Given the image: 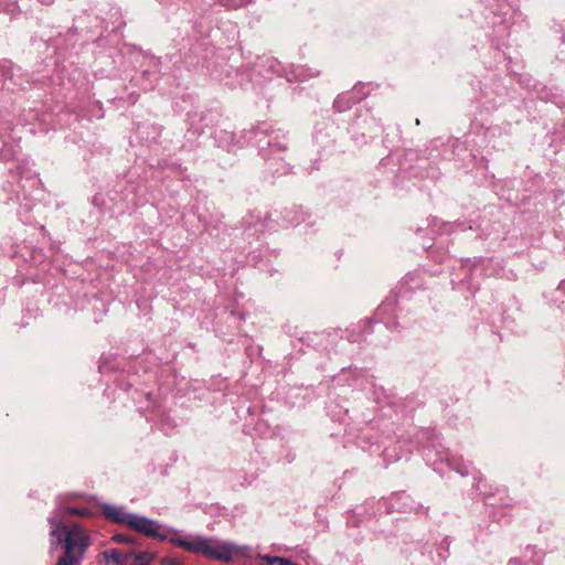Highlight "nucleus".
Masks as SVG:
<instances>
[{
  "instance_id": "1",
  "label": "nucleus",
  "mask_w": 565,
  "mask_h": 565,
  "mask_svg": "<svg viewBox=\"0 0 565 565\" xmlns=\"http://www.w3.org/2000/svg\"><path fill=\"white\" fill-rule=\"evenodd\" d=\"M104 515L108 521L126 524L136 532L160 541H169L173 545L190 553L203 555L206 558L230 562L234 556L250 557L252 548L248 545H236L228 541L215 537H205L194 534L181 535L178 531L166 529L158 521L128 512L124 507L111 504L103 505Z\"/></svg>"
},
{
  "instance_id": "2",
  "label": "nucleus",
  "mask_w": 565,
  "mask_h": 565,
  "mask_svg": "<svg viewBox=\"0 0 565 565\" xmlns=\"http://www.w3.org/2000/svg\"><path fill=\"white\" fill-rule=\"evenodd\" d=\"M47 521L50 552H61L55 565H82L92 545L88 530L76 522L66 523L61 512L52 513Z\"/></svg>"
},
{
  "instance_id": "3",
  "label": "nucleus",
  "mask_w": 565,
  "mask_h": 565,
  "mask_svg": "<svg viewBox=\"0 0 565 565\" xmlns=\"http://www.w3.org/2000/svg\"><path fill=\"white\" fill-rule=\"evenodd\" d=\"M104 565H150L153 554L147 551L109 548L102 552Z\"/></svg>"
},
{
  "instance_id": "4",
  "label": "nucleus",
  "mask_w": 565,
  "mask_h": 565,
  "mask_svg": "<svg viewBox=\"0 0 565 565\" xmlns=\"http://www.w3.org/2000/svg\"><path fill=\"white\" fill-rule=\"evenodd\" d=\"M268 126L266 124H262L257 126L253 130V139L254 143L259 148L262 156L267 159L266 150L264 148V145L266 143L270 151H285L287 149V145L284 140H280V137L276 135L275 137H270L268 140L266 138L268 137Z\"/></svg>"
},
{
  "instance_id": "5",
  "label": "nucleus",
  "mask_w": 565,
  "mask_h": 565,
  "mask_svg": "<svg viewBox=\"0 0 565 565\" xmlns=\"http://www.w3.org/2000/svg\"><path fill=\"white\" fill-rule=\"evenodd\" d=\"M364 85H356L351 92L341 94L334 100V108L339 111H344L351 107L352 104L359 103L367 93H361Z\"/></svg>"
},
{
  "instance_id": "6",
  "label": "nucleus",
  "mask_w": 565,
  "mask_h": 565,
  "mask_svg": "<svg viewBox=\"0 0 565 565\" xmlns=\"http://www.w3.org/2000/svg\"><path fill=\"white\" fill-rule=\"evenodd\" d=\"M396 302L394 299L384 300L375 311V319L383 323L385 327L391 328L394 326L396 318Z\"/></svg>"
},
{
  "instance_id": "7",
  "label": "nucleus",
  "mask_w": 565,
  "mask_h": 565,
  "mask_svg": "<svg viewBox=\"0 0 565 565\" xmlns=\"http://www.w3.org/2000/svg\"><path fill=\"white\" fill-rule=\"evenodd\" d=\"M436 454L440 457L441 461H446L459 475L468 476L470 473V463H465L461 457L450 456L446 449H436Z\"/></svg>"
},
{
  "instance_id": "8",
  "label": "nucleus",
  "mask_w": 565,
  "mask_h": 565,
  "mask_svg": "<svg viewBox=\"0 0 565 565\" xmlns=\"http://www.w3.org/2000/svg\"><path fill=\"white\" fill-rule=\"evenodd\" d=\"M303 221L302 212L299 207L292 206L290 209H285L282 212V217L279 226L288 227L298 225Z\"/></svg>"
},
{
  "instance_id": "9",
  "label": "nucleus",
  "mask_w": 565,
  "mask_h": 565,
  "mask_svg": "<svg viewBox=\"0 0 565 565\" xmlns=\"http://www.w3.org/2000/svg\"><path fill=\"white\" fill-rule=\"evenodd\" d=\"M313 74L303 65H296L292 66L290 73L287 75V79L289 82L294 81H306L310 77H312Z\"/></svg>"
},
{
  "instance_id": "10",
  "label": "nucleus",
  "mask_w": 565,
  "mask_h": 565,
  "mask_svg": "<svg viewBox=\"0 0 565 565\" xmlns=\"http://www.w3.org/2000/svg\"><path fill=\"white\" fill-rule=\"evenodd\" d=\"M65 512L68 514H72V515H78V516H85V518L93 515L92 510L86 507H81V508L68 507V508H65Z\"/></svg>"
},
{
  "instance_id": "11",
  "label": "nucleus",
  "mask_w": 565,
  "mask_h": 565,
  "mask_svg": "<svg viewBox=\"0 0 565 565\" xmlns=\"http://www.w3.org/2000/svg\"><path fill=\"white\" fill-rule=\"evenodd\" d=\"M111 540L116 543H125L129 545L136 544L135 537L125 533H117L111 537Z\"/></svg>"
},
{
  "instance_id": "12",
  "label": "nucleus",
  "mask_w": 565,
  "mask_h": 565,
  "mask_svg": "<svg viewBox=\"0 0 565 565\" xmlns=\"http://www.w3.org/2000/svg\"><path fill=\"white\" fill-rule=\"evenodd\" d=\"M250 0H221L222 4L230 9H237L247 4Z\"/></svg>"
},
{
  "instance_id": "13",
  "label": "nucleus",
  "mask_w": 565,
  "mask_h": 565,
  "mask_svg": "<svg viewBox=\"0 0 565 565\" xmlns=\"http://www.w3.org/2000/svg\"><path fill=\"white\" fill-rule=\"evenodd\" d=\"M258 558L260 561L266 562L268 565H276L279 561V556H271V555H258Z\"/></svg>"
},
{
  "instance_id": "14",
  "label": "nucleus",
  "mask_w": 565,
  "mask_h": 565,
  "mask_svg": "<svg viewBox=\"0 0 565 565\" xmlns=\"http://www.w3.org/2000/svg\"><path fill=\"white\" fill-rule=\"evenodd\" d=\"M455 226H461V224H451V223H444L443 224V232L444 233H452Z\"/></svg>"
},
{
  "instance_id": "15",
  "label": "nucleus",
  "mask_w": 565,
  "mask_h": 565,
  "mask_svg": "<svg viewBox=\"0 0 565 565\" xmlns=\"http://www.w3.org/2000/svg\"><path fill=\"white\" fill-rule=\"evenodd\" d=\"M276 565H298V564L291 562L289 558L279 556V561Z\"/></svg>"
},
{
  "instance_id": "16",
  "label": "nucleus",
  "mask_w": 565,
  "mask_h": 565,
  "mask_svg": "<svg viewBox=\"0 0 565 565\" xmlns=\"http://www.w3.org/2000/svg\"><path fill=\"white\" fill-rule=\"evenodd\" d=\"M164 565H179V562L174 558H167L164 562H163Z\"/></svg>"
},
{
  "instance_id": "17",
  "label": "nucleus",
  "mask_w": 565,
  "mask_h": 565,
  "mask_svg": "<svg viewBox=\"0 0 565 565\" xmlns=\"http://www.w3.org/2000/svg\"><path fill=\"white\" fill-rule=\"evenodd\" d=\"M269 222H271V215H269L268 217H265V227H268V228H273V226L269 225Z\"/></svg>"
},
{
  "instance_id": "18",
  "label": "nucleus",
  "mask_w": 565,
  "mask_h": 565,
  "mask_svg": "<svg viewBox=\"0 0 565 565\" xmlns=\"http://www.w3.org/2000/svg\"><path fill=\"white\" fill-rule=\"evenodd\" d=\"M476 489L478 491H480L481 493H486V491H483L482 488H481V480L480 479L476 483Z\"/></svg>"
},
{
  "instance_id": "19",
  "label": "nucleus",
  "mask_w": 565,
  "mask_h": 565,
  "mask_svg": "<svg viewBox=\"0 0 565 565\" xmlns=\"http://www.w3.org/2000/svg\"><path fill=\"white\" fill-rule=\"evenodd\" d=\"M395 498L397 499H407L408 497L405 493L396 494Z\"/></svg>"
},
{
  "instance_id": "20",
  "label": "nucleus",
  "mask_w": 565,
  "mask_h": 565,
  "mask_svg": "<svg viewBox=\"0 0 565 565\" xmlns=\"http://www.w3.org/2000/svg\"><path fill=\"white\" fill-rule=\"evenodd\" d=\"M426 457H427V461L430 462L431 459H430V450H428V452L426 454Z\"/></svg>"
},
{
  "instance_id": "21",
  "label": "nucleus",
  "mask_w": 565,
  "mask_h": 565,
  "mask_svg": "<svg viewBox=\"0 0 565 565\" xmlns=\"http://www.w3.org/2000/svg\"><path fill=\"white\" fill-rule=\"evenodd\" d=\"M275 73H278V70L274 68V66H270Z\"/></svg>"
}]
</instances>
